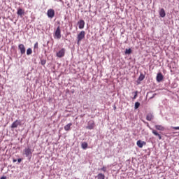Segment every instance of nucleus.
<instances>
[{
    "label": "nucleus",
    "mask_w": 179,
    "mask_h": 179,
    "mask_svg": "<svg viewBox=\"0 0 179 179\" xmlns=\"http://www.w3.org/2000/svg\"><path fill=\"white\" fill-rule=\"evenodd\" d=\"M106 178V176H104V174L103 173H99L97 176V179H105Z\"/></svg>",
    "instance_id": "obj_21"
},
{
    "label": "nucleus",
    "mask_w": 179,
    "mask_h": 179,
    "mask_svg": "<svg viewBox=\"0 0 179 179\" xmlns=\"http://www.w3.org/2000/svg\"><path fill=\"white\" fill-rule=\"evenodd\" d=\"M47 16L50 19H52V17L55 16V10L52 8H50L49 10H48Z\"/></svg>",
    "instance_id": "obj_2"
},
{
    "label": "nucleus",
    "mask_w": 179,
    "mask_h": 179,
    "mask_svg": "<svg viewBox=\"0 0 179 179\" xmlns=\"http://www.w3.org/2000/svg\"><path fill=\"white\" fill-rule=\"evenodd\" d=\"M57 1H59V2H62V0H57Z\"/></svg>",
    "instance_id": "obj_34"
},
{
    "label": "nucleus",
    "mask_w": 179,
    "mask_h": 179,
    "mask_svg": "<svg viewBox=\"0 0 179 179\" xmlns=\"http://www.w3.org/2000/svg\"><path fill=\"white\" fill-rule=\"evenodd\" d=\"M159 15L160 17H166V10H164V8H160Z\"/></svg>",
    "instance_id": "obj_13"
},
{
    "label": "nucleus",
    "mask_w": 179,
    "mask_h": 179,
    "mask_svg": "<svg viewBox=\"0 0 179 179\" xmlns=\"http://www.w3.org/2000/svg\"><path fill=\"white\" fill-rule=\"evenodd\" d=\"M18 50H20L21 55H23V54H26V48L24 47V45L22 43L18 45Z\"/></svg>",
    "instance_id": "obj_7"
},
{
    "label": "nucleus",
    "mask_w": 179,
    "mask_h": 179,
    "mask_svg": "<svg viewBox=\"0 0 179 179\" xmlns=\"http://www.w3.org/2000/svg\"><path fill=\"white\" fill-rule=\"evenodd\" d=\"M155 128L157 129V131H164V127L162 125L157 124L155 126Z\"/></svg>",
    "instance_id": "obj_16"
},
{
    "label": "nucleus",
    "mask_w": 179,
    "mask_h": 179,
    "mask_svg": "<svg viewBox=\"0 0 179 179\" xmlns=\"http://www.w3.org/2000/svg\"><path fill=\"white\" fill-rule=\"evenodd\" d=\"M86 34V33L85 32V31H81L80 33L77 36V44L79 45L80 41H82V40H83V38L85 37V35Z\"/></svg>",
    "instance_id": "obj_1"
},
{
    "label": "nucleus",
    "mask_w": 179,
    "mask_h": 179,
    "mask_svg": "<svg viewBox=\"0 0 179 179\" xmlns=\"http://www.w3.org/2000/svg\"><path fill=\"white\" fill-rule=\"evenodd\" d=\"M124 54L126 55H130V54H132V49L131 48L125 49Z\"/></svg>",
    "instance_id": "obj_18"
},
{
    "label": "nucleus",
    "mask_w": 179,
    "mask_h": 179,
    "mask_svg": "<svg viewBox=\"0 0 179 179\" xmlns=\"http://www.w3.org/2000/svg\"><path fill=\"white\" fill-rule=\"evenodd\" d=\"M148 128H150V129L152 131L153 135H155V136H158L159 139V140H162V135H160V134H159V132H157V131H156V130L152 129V127H150V126H149V124H148Z\"/></svg>",
    "instance_id": "obj_8"
},
{
    "label": "nucleus",
    "mask_w": 179,
    "mask_h": 179,
    "mask_svg": "<svg viewBox=\"0 0 179 179\" xmlns=\"http://www.w3.org/2000/svg\"><path fill=\"white\" fill-rule=\"evenodd\" d=\"M155 118L153 113H148L146 116L147 121H152Z\"/></svg>",
    "instance_id": "obj_14"
},
{
    "label": "nucleus",
    "mask_w": 179,
    "mask_h": 179,
    "mask_svg": "<svg viewBox=\"0 0 179 179\" xmlns=\"http://www.w3.org/2000/svg\"><path fill=\"white\" fill-rule=\"evenodd\" d=\"M55 1H57V0H55Z\"/></svg>",
    "instance_id": "obj_35"
},
{
    "label": "nucleus",
    "mask_w": 179,
    "mask_h": 179,
    "mask_svg": "<svg viewBox=\"0 0 179 179\" xmlns=\"http://www.w3.org/2000/svg\"><path fill=\"white\" fill-rule=\"evenodd\" d=\"M136 97H138V91L134 92V96L133 97V100H135V99H136Z\"/></svg>",
    "instance_id": "obj_26"
},
{
    "label": "nucleus",
    "mask_w": 179,
    "mask_h": 179,
    "mask_svg": "<svg viewBox=\"0 0 179 179\" xmlns=\"http://www.w3.org/2000/svg\"><path fill=\"white\" fill-rule=\"evenodd\" d=\"M38 51V42L35 43L34 45V52L36 53Z\"/></svg>",
    "instance_id": "obj_17"
},
{
    "label": "nucleus",
    "mask_w": 179,
    "mask_h": 179,
    "mask_svg": "<svg viewBox=\"0 0 179 179\" xmlns=\"http://www.w3.org/2000/svg\"><path fill=\"white\" fill-rule=\"evenodd\" d=\"M71 127H72V123H69L66 126H64L65 131H69L71 129Z\"/></svg>",
    "instance_id": "obj_19"
},
{
    "label": "nucleus",
    "mask_w": 179,
    "mask_h": 179,
    "mask_svg": "<svg viewBox=\"0 0 179 179\" xmlns=\"http://www.w3.org/2000/svg\"><path fill=\"white\" fill-rule=\"evenodd\" d=\"M163 79H164V76H163V73L161 72L158 73L156 77L157 82L160 83L162 80H163Z\"/></svg>",
    "instance_id": "obj_9"
},
{
    "label": "nucleus",
    "mask_w": 179,
    "mask_h": 179,
    "mask_svg": "<svg viewBox=\"0 0 179 179\" xmlns=\"http://www.w3.org/2000/svg\"><path fill=\"white\" fill-rule=\"evenodd\" d=\"M117 109V107L116 106H114V110H116Z\"/></svg>",
    "instance_id": "obj_33"
},
{
    "label": "nucleus",
    "mask_w": 179,
    "mask_h": 179,
    "mask_svg": "<svg viewBox=\"0 0 179 179\" xmlns=\"http://www.w3.org/2000/svg\"><path fill=\"white\" fill-rule=\"evenodd\" d=\"M19 125H22V121L16 120L10 126V128L12 129H15L17 127H19Z\"/></svg>",
    "instance_id": "obj_5"
},
{
    "label": "nucleus",
    "mask_w": 179,
    "mask_h": 179,
    "mask_svg": "<svg viewBox=\"0 0 179 179\" xmlns=\"http://www.w3.org/2000/svg\"><path fill=\"white\" fill-rule=\"evenodd\" d=\"M93 128H94V121L93 120H90L88 122L87 126L86 127L87 129H93Z\"/></svg>",
    "instance_id": "obj_12"
},
{
    "label": "nucleus",
    "mask_w": 179,
    "mask_h": 179,
    "mask_svg": "<svg viewBox=\"0 0 179 179\" xmlns=\"http://www.w3.org/2000/svg\"><path fill=\"white\" fill-rule=\"evenodd\" d=\"M143 79H145V75L141 73L138 78V80L139 82H142V80H143Z\"/></svg>",
    "instance_id": "obj_20"
},
{
    "label": "nucleus",
    "mask_w": 179,
    "mask_h": 179,
    "mask_svg": "<svg viewBox=\"0 0 179 179\" xmlns=\"http://www.w3.org/2000/svg\"><path fill=\"white\" fill-rule=\"evenodd\" d=\"M173 129L177 130L179 129V127H173Z\"/></svg>",
    "instance_id": "obj_30"
},
{
    "label": "nucleus",
    "mask_w": 179,
    "mask_h": 179,
    "mask_svg": "<svg viewBox=\"0 0 179 179\" xmlns=\"http://www.w3.org/2000/svg\"><path fill=\"white\" fill-rule=\"evenodd\" d=\"M136 145L138 148H142L143 146L146 145V142L142 140H138L137 141Z\"/></svg>",
    "instance_id": "obj_10"
},
{
    "label": "nucleus",
    "mask_w": 179,
    "mask_h": 179,
    "mask_svg": "<svg viewBox=\"0 0 179 179\" xmlns=\"http://www.w3.org/2000/svg\"><path fill=\"white\" fill-rule=\"evenodd\" d=\"M17 164H20V163H22V158L17 159Z\"/></svg>",
    "instance_id": "obj_27"
},
{
    "label": "nucleus",
    "mask_w": 179,
    "mask_h": 179,
    "mask_svg": "<svg viewBox=\"0 0 179 179\" xmlns=\"http://www.w3.org/2000/svg\"><path fill=\"white\" fill-rule=\"evenodd\" d=\"M81 146H82V148H83V149H87V146H88L87 143L83 142V143H82Z\"/></svg>",
    "instance_id": "obj_24"
},
{
    "label": "nucleus",
    "mask_w": 179,
    "mask_h": 179,
    "mask_svg": "<svg viewBox=\"0 0 179 179\" xmlns=\"http://www.w3.org/2000/svg\"><path fill=\"white\" fill-rule=\"evenodd\" d=\"M101 170H102V171H104V173H106V166H103L101 169Z\"/></svg>",
    "instance_id": "obj_28"
},
{
    "label": "nucleus",
    "mask_w": 179,
    "mask_h": 179,
    "mask_svg": "<svg viewBox=\"0 0 179 179\" xmlns=\"http://www.w3.org/2000/svg\"><path fill=\"white\" fill-rule=\"evenodd\" d=\"M0 179H6V176H2Z\"/></svg>",
    "instance_id": "obj_32"
},
{
    "label": "nucleus",
    "mask_w": 179,
    "mask_h": 179,
    "mask_svg": "<svg viewBox=\"0 0 179 179\" xmlns=\"http://www.w3.org/2000/svg\"><path fill=\"white\" fill-rule=\"evenodd\" d=\"M65 48H62L59 52H57L56 56L58 58H62L63 57H65Z\"/></svg>",
    "instance_id": "obj_4"
},
{
    "label": "nucleus",
    "mask_w": 179,
    "mask_h": 179,
    "mask_svg": "<svg viewBox=\"0 0 179 179\" xmlns=\"http://www.w3.org/2000/svg\"><path fill=\"white\" fill-rule=\"evenodd\" d=\"M41 64L43 66L45 65V64H47V60H45V59H41Z\"/></svg>",
    "instance_id": "obj_25"
},
{
    "label": "nucleus",
    "mask_w": 179,
    "mask_h": 179,
    "mask_svg": "<svg viewBox=\"0 0 179 179\" xmlns=\"http://www.w3.org/2000/svg\"><path fill=\"white\" fill-rule=\"evenodd\" d=\"M78 28L82 30V29H85V20H80L78 22Z\"/></svg>",
    "instance_id": "obj_11"
},
{
    "label": "nucleus",
    "mask_w": 179,
    "mask_h": 179,
    "mask_svg": "<svg viewBox=\"0 0 179 179\" xmlns=\"http://www.w3.org/2000/svg\"><path fill=\"white\" fill-rule=\"evenodd\" d=\"M155 96H156V94H153L152 96H151L150 99H154Z\"/></svg>",
    "instance_id": "obj_31"
},
{
    "label": "nucleus",
    "mask_w": 179,
    "mask_h": 179,
    "mask_svg": "<svg viewBox=\"0 0 179 179\" xmlns=\"http://www.w3.org/2000/svg\"><path fill=\"white\" fill-rule=\"evenodd\" d=\"M55 36L58 40L61 38V27L59 25L57 27L56 31L55 32Z\"/></svg>",
    "instance_id": "obj_6"
},
{
    "label": "nucleus",
    "mask_w": 179,
    "mask_h": 179,
    "mask_svg": "<svg viewBox=\"0 0 179 179\" xmlns=\"http://www.w3.org/2000/svg\"><path fill=\"white\" fill-rule=\"evenodd\" d=\"M140 106H141V103H139V102L135 103V105H134L135 110H138V108H139Z\"/></svg>",
    "instance_id": "obj_23"
},
{
    "label": "nucleus",
    "mask_w": 179,
    "mask_h": 179,
    "mask_svg": "<svg viewBox=\"0 0 179 179\" xmlns=\"http://www.w3.org/2000/svg\"><path fill=\"white\" fill-rule=\"evenodd\" d=\"M17 162V159H15V158L13 159V163H16Z\"/></svg>",
    "instance_id": "obj_29"
},
{
    "label": "nucleus",
    "mask_w": 179,
    "mask_h": 179,
    "mask_svg": "<svg viewBox=\"0 0 179 179\" xmlns=\"http://www.w3.org/2000/svg\"><path fill=\"white\" fill-rule=\"evenodd\" d=\"M24 152L26 157H28V159L30 160V159H31V155H32L31 149H30L29 148H25L24 150Z\"/></svg>",
    "instance_id": "obj_3"
},
{
    "label": "nucleus",
    "mask_w": 179,
    "mask_h": 179,
    "mask_svg": "<svg viewBox=\"0 0 179 179\" xmlns=\"http://www.w3.org/2000/svg\"><path fill=\"white\" fill-rule=\"evenodd\" d=\"M31 54H33V50H31V48H29L27 50V55H31Z\"/></svg>",
    "instance_id": "obj_22"
},
{
    "label": "nucleus",
    "mask_w": 179,
    "mask_h": 179,
    "mask_svg": "<svg viewBox=\"0 0 179 179\" xmlns=\"http://www.w3.org/2000/svg\"><path fill=\"white\" fill-rule=\"evenodd\" d=\"M17 15H18V16H23V15H24V10L22 9L21 8H18Z\"/></svg>",
    "instance_id": "obj_15"
}]
</instances>
